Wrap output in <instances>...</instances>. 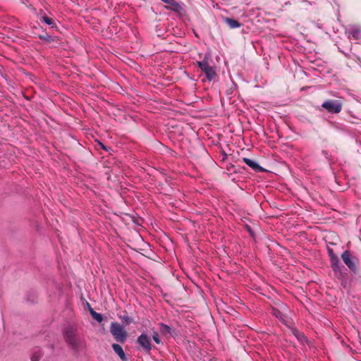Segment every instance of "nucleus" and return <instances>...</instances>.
<instances>
[{
  "label": "nucleus",
  "mask_w": 361,
  "mask_h": 361,
  "mask_svg": "<svg viewBox=\"0 0 361 361\" xmlns=\"http://www.w3.org/2000/svg\"><path fill=\"white\" fill-rule=\"evenodd\" d=\"M42 357V353L40 352L39 353H35V354H33L31 357V360L32 361H39L40 360Z\"/></svg>",
  "instance_id": "f3484780"
},
{
  "label": "nucleus",
  "mask_w": 361,
  "mask_h": 361,
  "mask_svg": "<svg viewBox=\"0 0 361 361\" xmlns=\"http://www.w3.org/2000/svg\"><path fill=\"white\" fill-rule=\"evenodd\" d=\"M296 336L300 341H307L306 336L302 333L298 332Z\"/></svg>",
  "instance_id": "412c9836"
},
{
  "label": "nucleus",
  "mask_w": 361,
  "mask_h": 361,
  "mask_svg": "<svg viewBox=\"0 0 361 361\" xmlns=\"http://www.w3.org/2000/svg\"><path fill=\"white\" fill-rule=\"evenodd\" d=\"M322 106L331 114H338L342 110L343 104L338 100H327L323 102Z\"/></svg>",
  "instance_id": "20e7f679"
},
{
  "label": "nucleus",
  "mask_w": 361,
  "mask_h": 361,
  "mask_svg": "<svg viewBox=\"0 0 361 361\" xmlns=\"http://www.w3.org/2000/svg\"><path fill=\"white\" fill-rule=\"evenodd\" d=\"M39 38L42 40L47 41L49 42H50L53 40L51 37L50 35H49L48 34L40 35H39Z\"/></svg>",
  "instance_id": "dca6fc26"
},
{
  "label": "nucleus",
  "mask_w": 361,
  "mask_h": 361,
  "mask_svg": "<svg viewBox=\"0 0 361 361\" xmlns=\"http://www.w3.org/2000/svg\"><path fill=\"white\" fill-rule=\"evenodd\" d=\"M202 71L204 73L207 79L209 81L213 80L216 76V73L214 68L213 66H209V63L202 70Z\"/></svg>",
  "instance_id": "423d86ee"
},
{
  "label": "nucleus",
  "mask_w": 361,
  "mask_h": 361,
  "mask_svg": "<svg viewBox=\"0 0 361 361\" xmlns=\"http://www.w3.org/2000/svg\"><path fill=\"white\" fill-rule=\"evenodd\" d=\"M327 252L329 256V258H332L334 257L337 256L334 252L332 248H330L329 247H327Z\"/></svg>",
  "instance_id": "4be33fe9"
},
{
  "label": "nucleus",
  "mask_w": 361,
  "mask_h": 361,
  "mask_svg": "<svg viewBox=\"0 0 361 361\" xmlns=\"http://www.w3.org/2000/svg\"><path fill=\"white\" fill-rule=\"evenodd\" d=\"M110 332L117 342L120 343L126 342L128 334L124 327L119 323L112 322L110 326Z\"/></svg>",
  "instance_id": "f03ea898"
},
{
  "label": "nucleus",
  "mask_w": 361,
  "mask_h": 361,
  "mask_svg": "<svg viewBox=\"0 0 361 361\" xmlns=\"http://www.w3.org/2000/svg\"><path fill=\"white\" fill-rule=\"evenodd\" d=\"M137 343L145 351L149 352L152 350L150 338L146 334H142L137 338Z\"/></svg>",
  "instance_id": "39448f33"
},
{
  "label": "nucleus",
  "mask_w": 361,
  "mask_h": 361,
  "mask_svg": "<svg viewBox=\"0 0 361 361\" xmlns=\"http://www.w3.org/2000/svg\"><path fill=\"white\" fill-rule=\"evenodd\" d=\"M160 327H159V331L160 332L164 335V336H168V335H171V329L166 324H160Z\"/></svg>",
  "instance_id": "ddd939ff"
},
{
  "label": "nucleus",
  "mask_w": 361,
  "mask_h": 361,
  "mask_svg": "<svg viewBox=\"0 0 361 361\" xmlns=\"http://www.w3.org/2000/svg\"><path fill=\"white\" fill-rule=\"evenodd\" d=\"M152 338L155 341L156 343L159 344L161 343V340L159 338V335L157 332H154L152 335Z\"/></svg>",
  "instance_id": "aec40b11"
},
{
  "label": "nucleus",
  "mask_w": 361,
  "mask_h": 361,
  "mask_svg": "<svg viewBox=\"0 0 361 361\" xmlns=\"http://www.w3.org/2000/svg\"><path fill=\"white\" fill-rule=\"evenodd\" d=\"M244 163H245L247 166L252 168L256 172H262L264 171V169L260 166L256 161L252 160L249 158L244 157L243 159Z\"/></svg>",
  "instance_id": "0eeeda50"
},
{
  "label": "nucleus",
  "mask_w": 361,
  "mask_h": 361,
  "mask_svg": "<svg viewBox=\"0 0 361 361\" xmlns=\"http://www.w3.org/2000/svg\"><path fill=\"white\" fill-rule=\"evenodd\" d=\"M208 63H209V58L207 56H205L202 61H197V65L202 71L207 65Z\"/></svg>",
  "instance_id": "2eb2a0df"
},
{
  "label": "nucleus",
  "mask_w": 361,
  "mask_h": 361,
  "mask_svg": "<svg viewBox=\"0 0 361 361\" xmlns=\"http://www.w3.org/2000/svg\"><path fill=\"white\" fill-rule=\"evenodd\" d=\"M331 267L336 273L341 271L340 261L337 256L330 259Z\"/></svg>",
  "instance_id": "9d476101"
},
{
  "label": "nucleus",
  "mask_w": 361,
  "mask_h": 361,
  "mask_svg": "<svg viewBox=\"0 0 361 361\" xmlns=\"http://www.w3.org/2000/svg\"><path fill=\"white\" fill-rule=\"evenodd\" d=\"M112 348H113V350L115 352V353H116L118 355V357L121 358V360H123V361L127 360L126 353H124L122 347L119 344L113 343Z\"/></svg>",
  "instance_id": "1a4fd4ad"
},
{
  "label": "nucleus",
  "mask_w": 361,
  "mask_h": 361,
  "mask_svg": "<svg viewBox=\"0 0 361 361\" xmlns=\"http://www.w3.org/2000/svg\"><path fill=\"white\" fill-rule=\"evenodd\" d=\"M39 20L44 23L50 25L51 27H56V24L53 18L48 17L46 14L42 16Z\"/></svg>",
  "instance_id": "f8f14e48"
},
{
  "label": "nucleus",
  "mask_w": 361,
  "mask_h": 361,
  "mask_svg": "<svg viewBox=\"0 0 361 361\" xmlns=\"http://www.w3.org/2000/svg\"><path fill=\"white\" fill-rule=\"evenodd\" d=\"M161 1L164 2L165 4H168L167 8L173 11L179 12L182 10L181 6L175 0H161Z\"/></svg>",
  "instance_id": "6e6552de"
},
{
  "label": "nucleus",
  "mask_w": 361,
  "mask_h": 361,
  "mask_svg": "<svg viewBox=\"0 0 361 361\" xmlns=\"http://www.w3.org/2000/svg\"><path fill=\"white\" fill-rule=\"evenodd\" d=\"M100 144L103 149H104L105 150H107L106 147L103 144H102V143H100Z\"/></svg>",
  "instance_id": "5701e85b"
},
{
  "label": "nucleus",
  "mask_w": 361,
  "mask_h": 361,
  "mask_svg": "<svg viewBox=\"0 0 361 361\" xmlns=\"http://www.w3.org/2000/svg\"><path fill=\"white\" fill-rule=\"evenodd\" d=\"M341 258L345 265L354 273L357 271L358 259L353 256L350 251L345 250L341 255Z\"/></svg>",
  "instance_id": "7ed1b4c3"
},
{
  "label": "nucleus",
  "mask_w": 361,
  "mask_h": 361,
  "mask_svg": "<svg viewBox=\"0 0 361 361\" xmlns=\"http://www.w3.org/2000/svg\"><path fill=\"white\" fill-rule=\"evenodd\" d=\"M224 21L228 25V26L231 28H238L241 26V24L236 20L230 18H225L224 19Z\"/></svg>",
  "instance_id": "9b49d317"
},
{
  "label": "nucleus",
  "mask_w": 361,
  "mask_h": 361,
  "mask_svg": "<svg viewBox=\"0 0 361 361\" xmlns=\"http://www.w3.org/2000/svg\"><path fill=\"white\" fill-rule=\"evenodd\" d=\"M120 319H121L127 325L130 324L132 322V319L127 314L124 316H121Z\"/></svg>",
  "instance_id": "a211bd4d"
},
{
  "label": "nucleus",
  "mask_w": 361,
  "mask_h": 361,
  "mask_svg": "<svg viewBox=\"0 0 361 361\" xmlns=\"http://www.w3.org/2000/svg\"><path fill=\"white\" fill-rule=\"evenodd\" d=\"M66 342L75 352H78L81 346V341L77 336V330L73 326L67 327L63 331Z\"/></svg>",
  "instance_id": "f257e3e1"
},
{
  "label": "nucleus",
  "mask_w": 361,
  "mask_h": 361,
  "mask_svg": "<svg viewBox=\"0 0 361 361\" xmlns=\"http://www.w3.org/2000/svg\"><path fill=\"white\" fill-rule=\"evenodd\" d=\"M90 312L94 319L99 323L103 321V316L100 313L95 312L92 308L90 309Z\"/></svg>",
  "instance_id": "4468645a"
},
{
  "label": "nucleus",
  "mask_w": 361,
  "mask_h": 361,
  "mask_svg": "<svg viewBox=\"0 0 361 361\" xmlns=\"http://www.w3.org/2000/svg\"><path fill=\"white\" fill-rule=\"evenodd\" d=\"M351 35L354 39H357L360 37V31L359 30H354L351 32Z\"/></svg>",
  "instance_id": "6ab92c4d"
}]
</instances>
